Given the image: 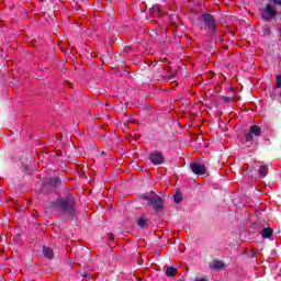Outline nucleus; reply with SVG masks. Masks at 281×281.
Here are the masks:
<instances>
[{"label":"nucleus","mask_w":281,"mask_h":281,"mask_svg":"<svg viewBox=\"0 0 281 281\" xmlns=\"http://www.w3.org/2000/svg\"><path fill=\"white\" fill-rule=\"evenodd\" d=\"M49 209L74 217L76 216V198L71 194L58 198L54 202H50Z\"/></svg>","instance_id":"1"},{"label":"nucleus","mask_w":281,"mask_h":281,"mask_svg":"<svg viewBox=\"0 0 281 281\" xmlns=\"http://www.w3.org/2000/svg\"><path fill=\"white\" fill-rule=\"evenodd\" d=\"M140 199L147 201V205H149L154 212H164V199L157 195V193L150 191L140 195Z\"/></svg>","instance_id":"2"},{"label":"nucleus","mask_w":281,"mask_h":281,"mask_svg":"<svg viewBox=\"0 0 281 281\" xmlns=\"http://www.w3.org/2000/svg\"><path fill=\"white\" fill-rule=\"evenodd\" d=\"M201 19L209 30V35L216 36V34H218V30H216V19H214V15L210 13H203Z\"/></svg>","instance_id":"3"},{"label":"nucleus","mask_w":281,"mask_h":281,"mask_svg":"<svg viewBox=\"0 0 281 281\" xmlns=\"http://www.w3.org/2000/svg\"><path fill=\"white\" fill-rule=\"evenodd\" d=\"M262 135V128L258 125H251L249 131L244 132L245 142H254V137H260Z\"/></svg>","instance_id":"4"},{"label":"nucleus","mask_w":281,"mask_h":281,"mask_svg":"<svg viewBox=\"0 0 281 281\" xmlns=\"http://www.w3.org/2000/svg\"><path fill=\"white\" fill-rule=\"evenodd\" d=\"M149 160L151 161V164L154 166H161V164H165L166 157L164 156V153H161L159 150H154L149 155Z\"/></svg>","instance_id":"5"},{"label":"nucleus","mask_w":281,"mask_h":281,"mask_svg":"<svg viewBox=\"0 0 281 281\" xmlns=\"http://www.w3.org/2000/svg\"><path fill=\"white\" fill-rule=\"evenodd\" d=\"M278 14L273 5L267 4L265 9H262L261 18L263 21H272V19Z\"/></svg>","instance_id":"6"},{"label":"nucleus","mask_w":281,"mask_h":281,"mask_svg":"<svg viewBox=\"0 0 281 281\" xmlns=\"http://www.w3.org/2000/svg\"><path fill=\"white\" fill-rule=\"evenodd\" d=\"M191 171L193 172V175H198V176H203L207 172V167H205V165L203 164H199V162H191L189 165Z\"/></svg>","instance_id":"7"},{"label":"nucleus","mask_w":281,"mask_h":281,"mask_svg":"<svg viewBox=\"0 0 281 281\" xmlns=\"http://www.w3.org/2000/svg\"><path fill=\"white\" fill-rule=\"evenodd\" d=\"M42 254H43L44 258H47L48 260H54V249H52L47 246H43Z\"/></svg>","instance_id":"8"},{"label":"nucleus","mask_w":281,"mask_h":281,"mask_svg":"<svg viewBox=\"0 0 281 281\" xmlns=\"http://www.w3.org/2000/svg\"><path fill=\"white\" fill-rule=\"evenodd\" d=\"M136 223H137L138 227H140V229L148 227V220L146 217H139L136 221Z\"/></svg>","instance_id":"9"},{"label":"nucleus","mask_w":281,"mask_h":281,"mask_svg":"<svg viewBox=\"0 0 281 281\" xmlns=\"http://www.w3.org/2000/svg\"><path fill=\"white\" fill-rule=\"evenodd\" d=\"M210 267H211V269L221 270V269H224L225 262L215 260V261H213V262L210 265Z\"/></svg>","instance_id":"10"},{"label":"nucleus","mask_w":281,"mask_h":281,"mask_svg":"<svg viewBox=\"0 0 281 281\" xmlns=\"http://www.w3.org/2000/svg\"><path fill=\"white\" fill-rule=\"evenodd\" d=\"M261 236L262 238H271V236H273V229H271V227L265 228Z\"/></svg>","instance_id":"11"},{"label":"nucleus","mask_w":281,"mask_h":281,"mask_svg":"<svg viewBox=\"0 0 281 281\" xmlns=\"http://www.w3.org/2000/svg\"><path fill=\"white\" fill-rule=\"evenodd\" d=\"M166 276L168 278H175V276H177V268H173V267H168L166 269Z\"/></svg>","instance_id":"12"},{"label":"nucleus","mask_w":281,"mask_h":281,"mask_svg":"<svg viewBox=\"0 0 281 281\" xmlns=\"http://www.w3.org/2000/svg\"><path fill=\"white\" fill-rule=\"evenodd\" d=\"M268 173H269V169L267 168V166L261 165L259 167V175H260V177H267Z\"/></svg>","instance_id":"13"},{"label":"nucleus","mask_w":281,"mask_h":281,"mask_svg":"<svg viewBox=\"0 0 281 281\" xmlns=\"http://www.w3.org/2000/svg\"><path fill=\"white\" fill-rule=\"evenodd\" d=\"M173 201H175V203H181V201H183V194H181V192H177L173 195Z\"/></svg>","instance_id":"14"},{"label":"nucleus","mask_w":281,"mask_h":281,"mask_svg":"<svg viewBox=\"0 0 281 281\" xmlns=\"http://www.w3.org/2000/svg\"><path fill=\"white\" fill-rule=\"evenodd\" d=\"M277 89H281V75H278L276 78Z\"/></svg>","instance_id":"15"},{"label":"nucleus","mask_w":281,"mask_h":281,"mask_svg":"<svg viewBox=\"0 0 281 281\" xmlns=\"http://www.w3.org/2000/svg\"><path fill=\"white\" fill-rule=\"evenodd\" d=\"M52 183L55 186H60V183H63V181L60 180V178H55L52 180Z\"/></svg>","instance_id":"16"},{"label":"nucleus","mask_w":281,"mask_h":281,"mask_svg":"<svg viewBox=\"0 0 281 281\" xmlns=\"http://www.w3.org/2000/svg\"><path fill=\"white\" fill-rule=\"evenodd\" d=\"M224 102H234V98L223 97Z\"/></svg>","instance_id":"17"},{"label":"nucleus","mask_w":281,"mask_h":281,"mask_svg":"<svg viewBox=\"0 0 281 281\" xmlns=\"http://www.w3.org/2000/svg\"><path fill=\"white\" fill-rule=\"evenodd\" d=\"M274 5H280L281 8V0H270Z\"/></svg>","instance_id":"18"},{"label":"nucleus","mask_w":281,"mask_h":281,"mask_svg":"<svg viewBox=\"0 0 281 281\" xmlns=\"http://www.w3.org/2000/svg\"><path fill=\"white\" fill-rule=\"evenodd\" d=\"M265 34H270L271 33V29L267 27L263 30Z\"/></svg>","instance_id":"19"},{"label":"nucleus","mask_w":281,"mask_h":281,"mask_svg":"<svg viewBox=\"0 0 281 281\" xmlns=\"http://www.w3.org/2000/svg\"><path fill=\"white\" fill-rule=\"evenodd\" d=\"M194 281H207V279H205V278H202V279L196 278Z\"/></svg>","instance_id":"20"}]
</instances>
